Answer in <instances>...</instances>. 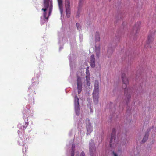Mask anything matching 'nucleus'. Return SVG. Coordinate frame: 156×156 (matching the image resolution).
<instances>
[{"instance_id": "f257e3e1", "label": "nucleus", "mask_w": 156, "mask_h": 156, "mask_svg": "<svg viewBox=\"0 0 156 156\" xmlns=\"http://www.w3.org/2000/svg\"><path fill=\"white\" fill-rule=\"evenodd\" d=\"M122 79V80L123 84L122 85V88L124 89V94L125 98L123 101L119 105L120 108L122 107L123 108L126 105L127 112H129L131 109L128 106V103L130 101L131 98V94L132 92L131 88H127V85L129 83V80L126 77V74L124 73H122L121 76Z\"/></svg>"}, {"instance_id": "f03ea898", "label": "nucleus", "mask_w": 156, "mask_h": 156, "mask_svg": "<svg viewBox=\"0 0 156 156\" xmlns=\"http://www.w3.org/2000/svg\"><path fill=\"white\" fill-rule=\"evenodd\" d=\"M92 95L94 103L95 104H98L99 101V86L98 83L95 84Z\"/></svg>"}, {"instance_id": "7ed1b4c3", "label": "nucleus", "mask_w": 156, "mask_h": 156, "mask_svg": "<svg viewBox=\"0 0 156 156\" xmlns=\"http://www.w3.org/2000/svg\"><path fill=\"white\" fill-rule=\"evenodd\" d=\"M89 152L90 156H96V148L94 141L92 139L90 140L89 144Z\"/></svg>"}, {"instance_id": "20e7f679", "label": "nucleus", "mask_w": 156, "mask_h": 156, "mask_svg": "<svg viewBox=\"0 0 156 156\" xmlns=\"http://www.w3.org/2000/svg\"><path fill=\"white\" fill-rule=\"evenodd\" d=\"M74 107L75 112L77 116L80 115V109L79 108V98L77 95L74 97Z\"/></svg>"}, {"instance_id": "39448f33", "label": "nucleus", "mask_w": 156, "mask_h": 156, "mask_svg": "<svg viewBox=\"0 0 156 156\" xmlns=\"http://www.w3.org/2000/svg\"><path fill=\"white\" fill-rule=\"evenodd\" d=\"M115 128H113L112 130V133H111L110 139L109 142V144L111 147H113L112 145L113 144H114L115 141Z\"/></svg>"}, {"instance_id": "423d86ee", "label": "nucleus", "mask_w": 156, "mask_h": 156, "mask_svg": "<svg viewBox=\"0 0 156 156\" xmlns=\"http://www.w3.org/2000/svg\"><path fill=\"white\" fill-rule=\"evenodd\" d=\"M153 33L152 32L150 33L148 35L147 38V43L145 45V47L146 48H151V46L149 44L151 43L152 42L153 40Z\"/></svg>"}, {"instance_id": "0eeeda50", "label": "nucleus", "mask_w": 156, "mask_h": 156, "mask_svg": "<svg viewBox=\"0 0 156 156\" xmlns=\"http://www.w3.org/2000/svg\"><path fill=\"white\" fill-rule=\"evenodd\" d=\"M86 129L87 131V134H89L92 130V127L91 124L90 122V121L88 118H87L86 120Z\"/></svg>"}, {"instance_id": "6e6552de", "label": "nucleus", "mask_w": 156, "mask_h": 156, "mask_svg": "<svg viewBox=\"0 0 156 156\" xmlns=\"http://www.w3.org/2000/svg\"><path fill=\"white\" fill-rule=\"evenodd\" d=\"M77 88L78 93L79 94L82 91V87L81 78L78 76L77 79Z\"/></svg>"}, {"instance_id": "1a4fd4ad", "label": "nucleus", "mask_w": 156, "mask_h": 156, "mask_svg": "<svg viewBox=\"0 0 156 156\" xmlns=\"http://www.w3.org/2000/svg\"><path fill=\"white\" fill-rule=\"evenodd\" d=\"M50 0H44L43 1V5L44 8H42V10L44 12L46 11L47 9L48 8L49 5V3Z\"/></svg>"}, {"instance_id": "9d476101", "label": "nucleus", "mask_w": 156, "mask_h": 156, "mask_svg": "<svg viewBox=\"0 0 156 156\" xmlns=\"http://www.w3.org/2000/svg\"><path fill=\"white\" fill-rule=\"evenodd\" d=\"M90 65L92 68H94L95 66V58L94 55H92L90 56Z\"/></svg>"}, {"instance_id": "9b49d317", "label": "nucleus", "mask_w": 156, "mask_h": 156, "mask_svg": "<svg viewBox=\"0 0 156 156\" xmlns=\"http://www.w3.org/2000/svg\"><path fill=\"white\" fill-rule=\"evenodd\" d=\"M141 24V23L139 21L137 22L135 25L133 30V33H136L140 29V25Z\"/></svg>"}, {"instance_id": "f8f14e48", "label": "nucleus", "mask_w": 156, "mask_h": 156, "mask_svg": "<svg viewBox=\"0 0 156 156\" xmlns=\"http://www.w3.org/2000/svg\"><path fill=\"white\" fill-rule=\"evenodd\" d=\"M150 131L149 129H147L145 132V135L142 140L141 143L144 144L145 143L148 139L149 135V132Z\"/></svg>"}, {"instance_id": "ddd939ff", "label": "nucleus", "mask_w": 156, "mask_h": 156, "mask_svg": "<svg viewBox=\"0 0 156 156\" xmlns=\"http://www.w3.org/2000/svg\"><path fill=\"white\" fill-rule=\"evenodd\" d=\"M58 6L61 14H62L63 12V5L62 0H58Z\"/></svg>"}, {"instance_id": "4468645a", "label": "nucleus", "mask_w": 156, "mask_h": 156, "mask_svg": "<svg viewBox=\"0 0 156 156\" xmlns=\"http://www.w3.org/2000/svg\"><path fill=\"white\" fill-rule=\"evenodd\" d=\"M28 125V123L27 122H25V125L23 126L21 124H19L18 126V127L20 129L24 130L27 127Z\"/></svg>"}, {"instance_id": "2eb2a0df", "label": "nucleus", "mask_w": 156, "mask_h": 156, "mask_svg": "<svg viewBox=\"0 0 156 156\" xmlns=\"http://www.w3.org/2000/svg\"><path fill=\"white\" fill-rule=\"evenodd\" d=\"M84 3V0H80L79 3L78 9V14L80 10L81 9V7Z\"/></svg>"}, {"instance_id": "dca6fc26", "label": "nucleus", "mask_w": 156, "mask_h": 156, "mask_svg": "<svg viewBox=\"0 0 156 156\" xmlns=\"http://www.w3.org/2000/svg\"><path fill=\"white\" fill-rule=\"evenodd\" d=\"M50 6L49 8V12L48 13V16H49L51 13L52 9V0H50Z\"/></svg>"}, {"instance_id": "f3484780", "label": "nucleus", "mask_w": 156, "mask_h": 156, "mask_svg": "<svg viewBox=\"0 0 156 156\" xmlns=\"http://www.w3.org/2000/svg\"><path fill=\"white\" fill-rule=\"evenodd\" d=\"M113 51V49L111 47L109 46L107 51V53L109 55H111Z\"/></svg>"}, {"instance_id": "a211bd4d", "label": "nucleus", "mask_w": 156, "mask_h": 156, "mask_svg": "<svg viewBox=\"0 0 156 156\" xmlns=\"http://www.w3.org/2000/svg\"><path fill=\"white\" fill-rule=\"evenodd\" d=\"M95 39L96 41H99L100 40V35L98 32H97L95 35Z\"/></svg>"}, {"instance_id": "6ab92c4d", "label": "nucleus", "mask_w": 156, "mask_h": 156, "mask_svg": "<svg viewBox=\"0 0 156 156\" xmlns=\"http://www.w3.org/2000/svg\"><path fill=\"white\" fill-rule=\"evenodd\" d=\"M90 77L88 76H86V84L87 86H90Z\"/></svg>"}, {"instance_id": "aec40b11", "label": "nucleus", "mask_w": 156, "mask_h": 156, "mask_svg": "<svg viewBox=\"0 0 156 156\" xmlns=\"http://www.w3.org/2000/svg\"><path fill=\"white\" fill-rule=\"evenodd\" d=\"M65 6L66 7H70V1L69 0H65Z\"/></svg>"}, {"instance_id": "412c9836", "label": "nucleus", "mask_w": 156, "mask_h": 156, "mask_svg": "<svg viewBox=\"0 0 156 156\" xmlns=\"http://www.w3.org/2000/svg\"><path fill=\"white\" fill-rule=\"evenodd\" d=\"M66 14H70V7H66Z\"/></svg>"}, {"instance_id": "4be33fe9", "label": "nucleus", "mask_w": 156, "mask_h": 156, "mask_svg": "<svg viewBox=\"0 0 156 156\" xmlns=\"http://www.w3.org/2000/svg\"><path fill=\"white\" fill-rule=\"evenodd\" d=\"M120 38V36L119 35L117 34L115 36V42H119V40Z\"/></svg>"}, {"instance_id": "5701e85b", "label": "nucleus", "mask_w": 156, "mask_h": 156, "mask_svg": "<svg viewBox=\"0 0 156 156\" xmlns=\"http://www.w3.org/2000/svg\"><path fill=\"white\" fill-rule=\"evenodd\" d=\"M46 16H47V12H46V11H45V12H44L43 13L44 17L45 19V20H47L48 19V17L49 16L47 17Z\"/></svg>"}, {"instance_id": "b1692460", "label": "nucleus", "mask_w": 156, "mask_h": 156, "mask_svg": "<svg viewBox=\"0 0 156 156\" xmlns=\"http://www.w3.org/2000/svg\"><path fill=\"white\" fill-rule=\"evenodd\" d=\"M95 51H100V48L99 45L98 46H95Z\"/></svg>"}, {"instance_id": "393cba45", "label": "nucleus", "mask_w": 156, "mask_h": 156, "mask_svg": "<svg viewBox=\"0 0 156 156\" xmlns=\"http://www.w3.org/2000/svg\"><path fill=\"white\" fill-rule=\"evenodd\" d=\"M97 57L99 58L100 57V51H95Z\"/></svg>"}, {"instance_id": "a878e982", "label": "nucleus", "mask_w": 156, "mask_h": 156, "mask_svg": "<svg viewBox=\"0 0 156 156\" xmlns=\"http://www.w3.org/2000/svg\"><path fill=\"white\" fill-rule=\"evenodd\" d=\"M76 26H77V29L78 30H80L81 29L80 26L78 23H76Z\"/></svg>"}, {"instance_id": "bb28decb", "label": "nucleus", "mask_w": 156, "mask_h": 156, "mask_svg": "<svg viewBox=\"0 0 156 156\" xmlns=\"http://www.w3.org/2000/svg\"><path fill=\"white\" fill-rule=\"evenodd\" d=\"M75 145L74 144H72L71 151H75Z\"/></svg>"}, {"instance_id": "cd10ccee", "label": "nucleus", "mask_w": 156, "mask_h": 156, "mask_svg": "<svg viewBox=\"0 0 156 156\" xmlns=\"http://www.w3.org/2000/svg\"><path fill=\"white\" fill-rule=\"evenodd\" d=\"M126 140H124L123 142H122L121 143V144H122L123 145H125L126 144Z\"/></svg>"}, {"instance_id": "c85d7f7f", "label": "nucleus", "mask_w": 156, "mask_h": 156, "mask_svg": "<svg viewBox=\"0 0 156 156\" xmlns=\"http://www.w3.org/2000/svg\"><path fill=\"white\" fill-rule=\"evenodd\" d=\"M112 155L113 156H118V154L116 153H115L114 151L112 152Z\"/></svg>"}, {"instance_id": "c756f323", "label": "nucleus", "mask_w": 156, "mask_h": 156, "mask_svg": "<svg viewBox=\"0 0 156 156\" xmlns=\"http://www.w3.org/2000/svg\"><path fill=\"white\" fill-rule=\"evenodd\" d=\"M75 151H71V156H74Z\"/></svg>"}, {"instance_id": "7c9ffc66", "label": "nucleus", "mask_w": 156, "mask_h": 156, "mask_svg": "<svg viewBox=\"0 0 156 156\" xmlns=\"http://www.w3.org/2000/svg\"><path fill=\"white\" fill-rule=\"evenodd\" d=\"M80 156H85V154L83 151H82L80 154Z\"/></svg>"}, {"instance_id": "2f4dec72", "label": "nucleus", "mask_w": 156, "mask_h": 156, "mask_svg": "<svg viewBox=\"0 0 156 156\" xmlns=\"http://www.w3.org/2000/svg\"><path fill=\"white\" fill-rule=\"evenodd\" d=\"M116 20L115 21V23H117V21L119 20V18H116Z\"/></svg>"}, {"instance_id": "473e14b6", "label": "nucleus", "mask_w": 156, "mask_h": 156, "mask_svg": "<svg viewBox=\"0 0 156 156\" xmlns=\"http://www.w3.org/2000/svg\"><path fill=\"white\" fill-rule=\"evenodd\" d=\"M70 14H66V16H67V18L69 17Z\"/></svg>"}, {"instance_id": "72a5a7b5", "label": "nucleus", "mask_w": 156, "mask_h": 156, "mask_svg": "<svg viewBox=\"0 0 156 156\" xmlns=\"http://www.w3.org/2000/svg\"><path fill=\"white\" fill-rule=\"evenodd\" d=\"M90 112L91 113L92 112H93V110L91 108V107H90Z\"/></svg>"}, {"instance_id": "f704fd0d", "label": "nucleus", "mask_w": 156, "mask_h": 156, "mask_svg": "<svg viewBox=\"0 0 156 156\" xmlns=\"http://www.w3.org/2000/svg\"><path fill=\"white\" fill-rule=\"evenodd\" d=\"M114 144H115V142H114V144H112V145H113V147H111V146H110V147L111 148H113V147H114Z\"/></svg>"}, {"instance_id": "c9c22d12", "label": "nucleus", "mask_w": 156, "mask_h": 156, "mask_svg": "<svg viewBox=\"0 0 156 156\" xmlns=\"http://www.w3.org/2000/svg\"><path fill=\"white\" fill-rule=\"evenodd\" d=\"M89 68V67H87L86 70L88 71V72L89 73V70H88V69Z\"/></svg>"}, {"instance_id": "e433bc0d", "label": "nucleus", "mask_w": 156, "mask_h": 156, "mask_svg": "<svg viewBox=\"0 0 156 156\" xmlns=\"http://www.w3.org/2000/svg\"><path fill=\"white\" fill-rule=\"evenodd\" d=\"M118 152H122V150L121 149H119L118 150Z\"/></svg>"}, {"instance_id": "4c0bfd02", "label": "nucleus", "mask_w": 156, "mask_h": 156, "mask_svg": "<svg viewBox=\"0 0 156 156\" xmlns=\"http://www.w3.org/2000/svg\"><path fill=\"white\" fill-rule=\"evenodd\" d=\"M126 55H128V56H129V52L127 51L126 53Z\"/></svg>"}, {"instance_id": "58836bf2", "label": "nucleus", "mask_w": 156, "mask_h": 156, "mask_svg": "<svg viewBox=\"0 0 156 156\" xmlns=\"http://www.w3.org/2000/svg\"><path fill=\"white\" fill-rule=\"evenodd\" d=\"M86 73L87 74H88V73H88V71H87V70H86Z\"/></svg>"}, {"instance_id": "ea45409f", "label": "nucleus", "mask_w": 156, "mask_h": 156, "mask_svg": "<svg viewBox=\"0 0 156 156\" xmlns=\"http://www.w3.org/2000/svg\"><path fill=\"white\" fill-rule=\"evenodd\" d=\"M18 133L19 135H20V132L19 130H18Z\"/></svg>"}, {"instance_id": "a19ab883", "label": "nucleus", "mask_w": 156, "mask_h": 156, "mask_svg": "<svg viewBox=\"0 0 156 156\" xmlns=\"http://www.w3.org/2000/svg\"><path fill=\"white\" fill-rule=\"evenodd\" d=\"M91 100V99H88V101H90Z\"/></svg>"}, {"instance_id": "79ce46f5", "label": "nucleus", "mask_w": 156, "mask_h": 156, "mask_svg": "<svg viewBox=\"0 0 156 156\" xmlns=\"http://www.w3.org/2000/svg\"><path fill=\"white\" fill-rule=\"evenodd\" d=\"M62 48H63V47H60V48L59 49H60V50H61V49H62Z\"/></svg>"}]
</instances>
